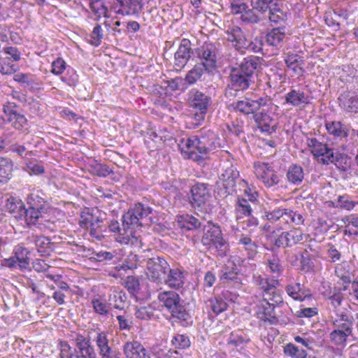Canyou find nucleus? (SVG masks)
Returning <instances> with one entry per match:
<instances>
[{"instance_id":"obj_1","label":"nucleus","mask_w":358,"mask_h":358,"mask_svg":"<svg viewBox=\"0 0 358 358\" xmlns=\"http://www.w3.org/2000/svg\"><path fill=\"white\" fill-rule=\"evenodd\" d=\"M220 141L213 130L204 127L197 135L180 139L178 147L185 157L201 162L204 156L220 147Z\"/></svg>"},{"instance_id":"obj_2","label":"nucleus","mask_w":358,"mask_h":358,"mask_svg":"<svg viewBox=\"0 0 358 358\" xmlns=\"http://www.w3.org/2000/svg\"><path fill=\"white\" fill-rule=\"evenodd\" d=\"M262 60L259 57L251 55L232 67L229 74L230 86L241 91L248 89L253 83L255 71L261 67Z\"/></svg>"},{"instance_id":"obj_3","label":"nucleus","mask_w":358,"mask_h":358,"mask_svg":"<svg viewBox=\"0 0 358 358\" xmlns=\"http://www.w3.org/2000/svg\"><path fill=\"white\" fill-rule=\"evenodd\" d=\"M41 191H36L29 194L26 201L27 207L24 203H20V210L15 217L24 221L30 228L40 224L42 214L46 213V201Z\"/></svg>"},{"instance_id":"obj_4","label":"nucleus","mask_w":358,"mask_h":358,"mask_svg":"<svg viewBox=\"0 0 358 358\" xmlns=\"http://www.w3.org/2000/svg\"><path fill=\"white\" fill-rule=\"evenodd\" d=\"M158 299L172 317L176 319L182 327L192 324V317L181 303L179 294L173 291H164L159 293Z\"/></svg>"},{"instance_id":"obj_5","label":"nucleus","mask_w":358,"mask_h":358,"mask_svg":"<svg viewBox=\"0 0 358 358\" xmlns=\"http://www.w3.org/2000/svg\"><path fill=\"white\" fill-rule=\"evenodd\" d=\"M353 319L345 312L330 315V322L334 329L329 338L334 345L341 348L346 346L348 338L352 335Z\"/></svg>"},{"instance_id":"obj_6","label":"nucleus","mask_w":358,"mask_h":358,"mask_svg":"<svg viewBox=\"0 0 358 358\" xmlns=\"http://www.w3.org/2000/svg\"><path fill=\"white\" fill-rule=\"evenodd\" d=\"M202 227L203 230V235L201 238L202 244L208 247L213 245L218 255L221 257L227 256L229 250V246L227 241L223 238L220 226L208 221L207 224Z\"/></svg>"},{"instance_id":"obj_7","label":"nucleus","mask_w":358,"mask_h":358,"mask_svg":"<svg viewBox=\"0 0 358 358\" xmlns=\"http://www.w3.org/2000/svg\"><path fill=\"white\" fill-rule=\"evenodd\" d=\"M152 208L141 203L135 204L126 213L122 215V222L123 229L125 231H130L131 234L133 229L143 224H148V222H143L150 220L148 216L152 213Z\"/></svg>"},{"instance_id":"obj_8","label":"nucleus","mask_w":358,"mask_h":358,"mask_svg":"<svg viewBox=\"0 0 358 358\" xmlns=\"http://www.w3.org/2000/svg\"><path fill=\"white\" fill-rule=\"evenodd\" d=\"M271 99L268 96H260L257 99L245 96L241 100L234 101L229 103L227 108L231 112L249 115H253L264 106H268L271 104Z\"/></svg>"},{"instance_id":"obj_9","label":"nucleus","mask_w":358,"mask_h":358,"mask_svg":"<svg viewBox=\"0 0 358 358\" xmlns=\"http://www.w3.org/2000/svg\"><path fill=\"white\" fill-rule=\"evenodd\" d=\"M169 264L162 257H156L149 259L146 263L147 275L156 283H162L169 269Z\"/></svg>"},{"instance_id":"obj_10","label":"nucleus","mask_w":358,"mask_h":358,"mask_svg":"<svg viewBox=\"0 0 358 358\" xmlns=\"http://www.w3.org/2000/svg\"><path fill=\"white\" fill-rule=\"evenodd\" d=\"M93 339L98 349L101 358H122V354L117 348L109 345L108 332L96 329Z\"/></svg>"},{"instance_id":"obj_11","label":"nucleus","mask_w":358,"mask_h":358,"mask_svg":"<svg viewBox=\"0 0 358 358\" xmlns=\"http://www.w3.org/2000/svg\"><path fill=\"white\" fill-rule=\"evenodd\" d=\"M190 203L194 208L203 210L209 201L211 194L210 185L208 183L196 182L190 189Z\"/></svg>"},{"instance_id":"obj_12","label":"nucleus","mask_w":358,"mask_h":358,"mask_svg":"<svg viewBox=\"0 0 358 358\" xmlns=\"http://www.w3.org/2000/svg\"><path fill=\"white\" fill-rule=\"evenodd\" d=\"M195 53L201 62L199 64H203L207 73H210L217 67V49L212 43H205L200 48L194 50Z\"/></svg>"},{"instance_id":"obj_13","label":"nucleus","mask_w":358,"mask_h":358,"mask_svg":"<svg viewBox=\"0 0 358 358\" xmlns=\"http://www.w3.org/2000/svg\"><path fill=\"white\" fill-rule=\"evenodd\" d=\"M143 7L142 0H114L110 10L122 15L138 17Z\"/></svg>"},{"instance_id":"obj_14","label":"nucleus","mask_w":358,"mask_h":358,"mask_svg":"<svg viewBox=\"0 0 358 358\" xmlns=\"http://www.w3.org/2000/svg\"><path fill=\"white\" fill-rule=\"evenodd\" d=\"M325 300L327 301V308L331 315L341 314L340 307L343 301V294L341 289L337 287L330 288L322 293Z\"/></svg>"},{"instance_id":"obj_15","label":"nucleus","mask_w":358,"mask_h":358,"mask_svg":"<svg viewBox=\"0 0 358 358\" xmlns=\"http://www.w3.org/2000/svg\"><path fill=\"white\" fill-rule=\"evenodd\" d=\"M28 244H34L41 257H48L54 251V243L45 236L31 234L27 237Z\"/></svg>"},{"instance_id":"obj_16","label":"nucleus","mask_w":358,"mask_h":358,"mask_svg":"<svg viewBox=\"0 0 358 358\" xmlns=\"http://www.w3.org/2000/svg\"><path fill=\"white\" fill-rule=\"evenodd\" d=\"M76 358H96V353L90 339L78 334L75 338Z\"/></svg>"},{"instance_id":"obj_17","label":"nucleus","mask_w":358,"mask_h":358,"mask_svg":"<svg viewBox=\"0 0 358 358\" xmlns=\"http://www.w3.org/2000/svg\"><path fill=\"white\" fill-rule=\"evenodd\" d=\"M210 102L209 96L196 89H192L189 92V106L195 110L207 112Z\"/></svg>"},{"instance_id":"obj_18","label":"nucleus","mask_w":358,"mask_h":358,"mask_svg":"<svg viewBox=\"0 0 358 358\" xmlns=\"http://www.w3.org/2000/svg\"><path fill=\"white\" fill-rule=\"evenodd\" d=\"M192 53L190 41L187 38L182 39L179 48L174 55L175 66L179 69L185 67Z\"/></svg>"},{"instance_id":"obj_19","label":"nucleus","mask_w":358,"mask_h":358,"mask_svg":"<svg viewBox=\"0 0 358 358\" xmlns=\"http://www.w3.org/2000/svg\"><path fill=\"white\" fill-rule=\"evenodd\" d=\"M238 177L239 172L234 166L227 168L221 174L220 180L227 194L232 195L236 192V183Z\"/></svg>"},{"instance_id":"obj_20","label":"nucleus","mask_w":358,"mask_h":358,"mask_svg":"<svg viewBox=\"0 0 358 358\" xmlns=\"http://www.w3.org/2000/svg\"><path fill=\"white\" fill-rule=\"evenodd\" d=\"M231 295L229 291L222 292L220 294L214 296L206 301V308L210 309L215 315L225 311L228 306V298Z\"/></svg>"},{"instance_id":"obj_21","label":"nucleus","mask_w":358,"mask_h":358,"mask_svg":"<svg viewBox=\"0 0 358 358\" xmlns=\"http://www.w3.org/2000/svg\"><path fill=\"white\" fill-rule=\"evenodd\" d=\"M285 289L287 294L295 301H303L313 296L310 290L299 282H290L286 285Z\"/></svg>"},{"instance_id":"obj_22","label":"nucleus","mask_w":358,"mask_h":358,"mask_svg":"<svg viewBox=\"0 0 358 358\" xmlns=\"http://www.w3.org/2000/svg\"><path fill=\"white\" fill-rule=\"evenodd\" d=\"M239 270L234 262H229L224 264L218 271V278L222 283L234 282L240 283L241 279L238 277Z\"/></svg>"},{"instance_id":"obj_23","label":"nucleus","mask_w":358,"mask_h":358,"mask_svg":"<svg viewBox=\"0 0 358 358\" xmlns=\"http://www.w3.org/2000/svg\"><path fill=\"white\" fill-rule=\"evenodd\" d=\"M185 280L184 271L178 268H171L169 267L168 273H166V278H164L162 282L171 288L179 289L183 287Z\"/></svg>"},{"instance_id":"obj_24","label":"nucleus","mask_w":358,"mask_h":358,"mask_svg":"<svg viewBox=\"0 0 358 358\" xmlns=\"http://www.w3.org/2000/svg\"><path fill=\"white\" fill-rule=\"evenodd\" d=\"M227 34V40L234 43V47L237 50L243 52L246 49L248 39L245 32L239 27H234L230 31L228 30Z\"/></svg>"},{"instance_id":"obj_25","label":"nucleus","mask_w":358,"mask_h":358,"mask_svg":"<svg viewBox=\"0 0 358 358\" xmlns=\"http://www.w3.org/2000/svg\"><path fill=\"white\" fill-rule=\"evenodd\" d=\"M123 350L127 358H150L145 348L138 341L127 342Z\"/></svg>"},{"instance_id":"obj_26","label":"nucleus","mask_w":358,"mask_h":358,"mask_svg":"<svg viewBox=\"0 0 358 358\" xmlns=\"http://www.w3.org/2000/svg\"><path fill=\"white\" fill-rule=\"evenodd\" d=\"M275 308V307L262 300L257 312L258 318L262 321L268 322L271 324H276L278 320Z\"/></svg>"},{"instance_id":"obj_27","label":"nucleus","mask_w":358,"mask_h":358,"mask_svg":"<svg viewBox=\"0 0 358 358\" xmlns=\"http://www.w3.org/2000/svg\"><path fill=\"white\" fill-rule=\"evenodd\" d=\"M284 98V104H288L292 107H297L302 104L306 105L310 103L309 97L304 92L295 89H291Z\"/></svg>"},{"instance_id":"obj_28","label":"nucleus","mask_w":358,"mask_h":358,"mask_svg":"<svg viewBox=\"0 0 358 358\" xmlns=\"http://www.w3.org/2000/svg\"><path fill=\"white\" fill-rule=\"evenodd\" d=\"M348 159L346 155L334 150L327 155L325 158H321L320 162L323 164H334L335 166L343 171H346L349 167Z\"/></svg>"},{"instance_id":"obj_29","label":"nucleus","mask_w":358,"mask_h":358,"mask_svg":"<svg viewBox=\"0 0 358 358\" xmlns=\"http://www.w3.org/2000/svg\"><path fill=\"white\" fill-rule=\"evenodd\" d=\"M340 106L346 111L358 113V94L348 92L341 94L339 98Z\"/></svg>"},{"instance_id":"obj_30","label":"nucleus","mask_w":358,"mask_h":358,"mask_svg":"<svg viewBox=\"0 0 358 358\" xmlns=\"http://www.w3.org/2000/svg\"><path fill=\"white\" fill-rule=\"evenodd\" d=\"M285 36V28L280 27L272 29L264 37V42L269 46H273L277 48L282 47L283 39Z\"/></svg>"},{"instance_id":"obj_31","label":"nucleus","mask_w":358,"mask_h":358,"mask_svg":"<svg viewBox=\"0 0 358 358\" xmlns=\"http://www.w3.org/2000/svg\"><path fill=\"white\" fill-rule=\"evenodd\" d=\"M177 223L180 228L187 231L196 230L203 226L199 219L187 213L177 215Z\"/></svg>"},{"instance_id":"obj_32","label":"nucleus","mask_w":358,"mask_h":358,"mask_svg":"<svg viewBox=\"0 0 358 358\" xmlns=\"http://www.w3.org/2000/svg\"><path fill=\"white\" fill-rule=\"evenodd\" d=\"M237 243L242 246V248L246 252L249 259H253L258 251L257 243L252 241L248 235L241 234L237 235Z\"/></svg>"},{"instance_id":"obj_33","label":"nucleus","mask_w":358,"mask_h":358,"mask_svg":"<svg viewBox=\"0 0 358 358\" xmlns=\"http://www.w3.org/2000/svg\"><path fill=\"white\" fill-rule=\"evenodd\" d=\"M307 145L311 149V152L315 158H325L333 150L329 148L327 144L320 142L315 138H308Z\"/></svg>"},{"instance_id":"obj_34","label":"nucleus","mask_w":358,"mask_h":358,"mask_svg":"<svg viewBox=\"0 0 358 358\" xmlns=\"http://www.w3.org/2000/svg\"><path fill=\"white\" fill-rule=\"evenodd\" d=\"M13 253L17 262L18 268L21 271L27 269L30 262L29 257L30 251L22 244H18L14 248Z\"/></svg>"},{"instance_id":"obj_35","label":"nucleus","mask_w":358,"mask_h":358,"mask_svg":"<svg viewBox=\"0 0 358 358\" xmlns=\"http://www.w3.org/2000/svg\"><path fill=\"white\" fill-rule=\"evenodd\" d=\"M14 163L8 157H0V184H5L13 177Z\"/></svg>"},{"instance_id":"obj_36","label":"nucleus","mask_w":358,"mask_h":358,"mask_svg":"<svg viewBox=\"0 0 358 358\" xmlns=\"http://www.w3.org/2000/svg\"><path fill=\"white\" fill-rule=\"evenodd\" d=\"M285 62L287 68L292 69L294 74L302 76L304 69L301 66L304 64L303 57L296 53L289 52L285 58Z\"/></svg>"},{"instance_id":"obj_37","label":"nucleus","mask_w":358,"mask_h":358,"mask_svg":"<svg viewBox=\"0 0 358 358\" xmlns=\"http://www.w3.org/2000/svg\"><path fill=\"white\" fill-rule=\"evenodd\" d=\"M286 177L290 184L299 186L301 185L304 178L303 169L299 165L292 164L289 167Z\"/></svg>"},{"instance_id":"obj_38","label":"nucleus","mask_w":358,"mask_h":358,"mask_svg":"<svg viewBox=\"0 0 358 358\" xmlns=\"http://www.w3.org/2000/svg\"><path fill=\"white\" fill-rule=\"evenodd\" d=\"M14 80L17 83L24 85V87H29L31 91L41 90L42 83L34 76L27 73H17L15 76Z\"/></svg>"},{"instance_id":"obj_39","label":"nucleus","mask_w":358,"mask_h":358,"mask_svg":"<svg viewBox=\"0 0 358 358\" xmlns=\"http://www.w3.org/2000/svg\"><path fill=\"white\" fill-rule=\"evenodd\" d=\"M325 127L328 133L336 137L342 138L348 136V129L347 126L339 121L326 122Z\"/></svg>"},{"instance_id":"obj_40","label":"nucleus","mask_w":358,"mask_h":358,"mask_svg":"<svg viewBox=\"0 0 358 358\" xmlns=\"http://www.w3.org/2000/svg\"><path fill=\"white\" fill-rule=\"evenodd\" d=\"M108 301L110 306L119 310H123L128 303L127 294L123 291H114L109 295Z\"/></svg>"},{"instance_id":"obj_41","label":"nucleus","mask_w":358,"mask_h":358,"mask_svg":"<svg viewBox=\"0 0 358 358\" xmlns=\"http://www.w3.org/2000/svg\"><path fill=\"white\" fill-rule=\"evenodd\" d=\"M206 72V67L203 66V64H200L197 63L194 66V67L187 72L185 76V80L189 85H194L198 80H201V76Z\"/></svg>"},{"instance_id":"obj_42","label":"nucleus","mask_w":358,"mask_h":358,"mask_svg":"<svg viewBox=\"0 0 358 358\" xmlns=\"http://www.w3.org/2000/svg\"><path fill=\"white\" fill-rule=\"evenodd\" d=\"M267 16L271 21V22L278 24L280 22H283L287 19V13L284 12L281 8L280 7L279 3H277L275 6L271 8L267 12Z\"/></svg>"},{"instance_id":"obj_43","label":"nucleus","mask_w":358,"mask_h":358,"mask_svg":"<svg viewBox=\"0 0 358 358\" xmlns=\"http://www.w3.org/2000/svg\"><path fill=\"white\" fill-rule=\"evenodd\" d=\"M287 209L284 208H277L272 211L267 210L266 208L264 209V214L262 215L263 219H266L271 223H274L280 220V218L283 217V219L288 222V220L286 218Z\"/></svg>"},{"instance_id":"obj_44","label":"nucleus","mask_w":358,"mask_h":358,"mask_svg":"<svg viewBox=\"0 0 358 358\" xmlns=\"http://www.w3.org/2000/svg\"><path fill=\"white\" fill-rule=\"evenodd\" d=\"M90 8L92 12L100 18L101 15L108 17V8L106 5L105 0H89Z\"/></svg>"},{"instance_id":"obj_45","label":"nucleus","mask_w":358,"mask_h":358,"mask_svg":"<svg viewBox=\"0 0 358 358\" xmlns=\"http://www.w3.org/2000/svg\"><path fill=\"white\" fill-rule=\"evenodd\" d=\"M277 3H278V0H251L253 8L262 14L266 13Z\"/></svg>"},{"instance_id":"obj_46","label":"nucleus","mask_w":358,"mask_h":358,"mask_svg":"<svg viewBox=\"0 0 358 358\" xmlns=\"http://www.w3.org/2000/svg\"><path fill=\"white\" fill-rule=\"evenodd\" d=\"M249 342H250V338L248 336H243L238 331H232L227 340L228 345L236 348L241 347L243 344Z\"/></svg>"},{"instance_id":"obj_47","label":"nucleus","mask_w":358,"mask_h":358,"mask_svg":"<svg viewBox=\"0 0 358 358\" xmlns=\"http://www.w3.org/2000/svg\"><path fill=\"white\" fill-rule=\"evenodd\" d=\"M124 285L129 293L134 296H136L141 290L138 278L133 275H129L124 280Z\"/></svg>"},{"instance_id":"obj_48","label":"nucleus","mask_w":358,"mask_h":358,"mask_svg":"<svg viewBox=\"0 0 358 358\" xmlns=\"http://www.w3.org/2000/svg\"><path fill=\"white\" fill-rule=\"evenodd\" d=\"M90 172L94 176L105 178L112 173L113 171L106 164L94 162L90 165Z\"/></svg>"},{"instance_id":"obj_49","label":"nucleus","mask_w":358,"mask_h":358,"mask_svg":"<svg viewBox=\"0 0 358 358\" xmlns=\"http://www.w3.org/2000/svg\"><path fill=\"white\" fill-rule=\"evenodd\" d=\"M284 234L289 248L295 245L303 239V234L299 229L284 231Z\"/></svg>"},{"instance_id":"obj_50","label":"nucleus","mask_w":358,"mask_h":358,"mask_svg":"<svg viewBox=\"0 0 358 358\" xmlns=\"http://www.w3.org/2000/svg\"><path fill=\"white\" fill-rule=\"evenodd\" d=\"M284 353L292 358H306L307 352L305 350L299 349L292 343H289L284 347Z\"/></svg>"},{"instance_id":"obj_51","label":"nucleus","mask_w":358,"mask_h":358,"mask_svg":"<svg viewBox=\"0 0 358 358\" xmlns=\"http://www.w3.org/2000/svg\"><path fill=\"white\" fill-rule=\"evenodd\" d=\"M355 206V201L350 199V196L348 194L338 196L336 199V202H334V208H340L347 210H352Z\"/></svg>"},{"instance_id":"obj_52","label":"nucleus","mask_w":358,"mask_h":358,"mask_svg":"<svg viewBox=\"0 0 358 358\" xmlns=\"http://www.w3.org/2000/svg\"><path fill=\"white\" fill-rule=\"evenodd\" d=\"M268 238L272 243L271 250H275L280 248H289L284 232L277 236L274 232L271 235L268 236Z\"/></svg>"},{"instance_id":"obj_53","label":"nucleus","mask_w":358,"mask_h":358,"mask_svg":"<svg viewBox=\"0 0 358 358\" xmlns=\"http://www.w3.org/2000/svg\"><path fill=\"white\" fill-rule=\"evenodd\" d=\"M171 344L175 348L182 350L188 348L191 343L187 335L177 334L173 336Z\"/></svg>"},{"instance_id":"obj_54","label":"nucleus","mask_w":358,"mask_h":358,"mask_svg":"<svg viewBox=\"0 0 358 358\" xmlns=\"http://www.w3.org/2000/svg\"><path fill=\"white\" fill-rule=\"evenodd\" d=\"M24 170L30 175H41L45 172L44 166L41 162L32 160L26 164Z\"/></svg>"},{"instance_id":"obj_55","label":"nucleus","mask_w":358,"mask_h":358,"mask_svg":"<svg viewBox=\"0 0 358 358\" xmlns=\"http://www.w3.org/2000/svg\"><path fill=\"white\" fill-rule=\"evenodd\" d=\"M108 229L112 232H118L120 236H122V239L117 240V241L124 243H128L129 241V235L127 234L128 231H125L123 229V227L121 228L120 223L117 220H112L109 225Z\"/></svg>"},{"instance_id":"obj_56","label":"nucleus","mask_w":358,"mask_h":358,"mask_svg":"<svg viewBox=\"0 0 358 358\" xmlns=\"http://www.w3.org/2000/svg\"><path fill=\"white\" fill-rule=\"evenodd\" d=\"M60 358H76L75 349L73 350L69 343L66 341H59L58 343Z\"/></svg>"},{"instance_id":"obj_57","label":"nucleus","mask_w":358,"mask_h":358,"mask_svg":"<svg viewBox=\"0 0 358 358\" xmlns=\"http://www.w3.org/2000/svg\"><path fill=\"white\" fill-rule=\"evenodd\" d=\"M62 82L70 87H76L78 82V76L73 68H69L66 73L61 76Z\"/></svg>"},{"instance_id":"obj_58","label":"nucleus","mask_w":358,"mask_h":358,"mask_svg":"<svg viewBox=\"0 0 358 358\" xmlns=\"http://www.w3.org/2000/svg\"><path fill=\"white\" fill-rule=\"evenodd\" d=\"M255 9L253 8L250 9L249 7L244 12L243 15H241V19L245 23L257 24L260 22L262 17L256 14Z\"/></svg>"},{"instance_id":"obj_59","label":"nucleus","mask_w":358,"mask_h":358,"mask_svg":"<svg viewBox=\"0 0 358 358\" xmlns=\"http://www.w3.org/2000/svg\"><path fill=\"white\" fill-rule=\"evenodd\" d=\"M103 37V29L99 24H96L91 34L90 43L91 45L97 47Z\"/></svg>"},{"instance_id":"obj_60","label":"nucleus","mask_w":358,"mask_h":358,"mask_svg":"<svg viewBox=\"0 0 358 358\" xmlns=\"http://www.w3.org/2000/svg\"><path fill=\"white\" fill-rule=\"evenodd\" d=\"M92 304L94 312L101 315H106L108 313L110 305L102 301L99 299H93Z\"/></svg>"},{"instance_id":"obj_61","label":"nucleus","mask_w":358,"mask_h":358,"mask_svg":"<svg viewBox=\"0 0 358 358\" xmlns=\"http://www.w3.org/2000/svg\"><path fill=\"white\" fill-rule=\"evenodd\" d=\"M264 36H256L252 41L248 40L246 49L253 52H260L264 44Z\"/></svg>"},{"instance_id":"obj_62","label":"nucleus","mask_w":358,"mask_h":358,"mask_svg":"<svg viewBox=\"0 0 358 358\" xmlns=\"http://www.w3.org/2000/svg\"><path fill=\"white\" fill-rule=\"evenodd\" d=\"M263 300L269 303L274 307H280L282 306L284 303L282 297L278 292L264 294Z\"/></svg>"},{"instance_id":"obj_63","label":"nucleus","mask_w":358,"mask_h":358,"mask_svg":"<svg viewBox=\"0 0 358 358\" xmlns=\"http://www.w3.org/2000/svg\"><path fill=\"white\" fill-rule=\"evenodd\" d=\"M135 315L140 320H150L154 316V308L150 306L141 307L136 310Z\"/></svg>"},{"instance_id":"obj_64","label":"nucleus","mask_w":358,"mask_h":358,"mask_svg":"<svg viewBox=\"0 0 358 358\" xmlns=\"http://www.w3.org/2000/svg\"><path fill=\"white\" fill-rule=\"evenodd\" d=\"M8 122H11L12 125L16 129H22L25 125L27 124V119L26 117L20 114L19 113H17L15 114L12 117H10L8 120Z\"/></svg>"}]
</instances>
